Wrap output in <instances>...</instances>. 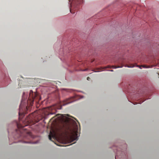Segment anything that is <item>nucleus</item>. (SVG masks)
<instances>
[{"label":"nucleus","mask_w":159,"mask_h":159,"mask_svg":"<svg viewBox=\"0 0 159 159\" xmlns=\"http://www.w3.org/2000/svg\"><path fill=\"white\" fill-rule=\"evenodd\" d=\"M49 139V140L52 141V138H53L54 139H55L56 137V133L55 131L52 132L50 131L49 135H48Z\"/></svg>","instance_id":"nucleus-4"},{"label":"nucleus","mask_w":159,"mask_h":159,"mask_svg":"<svg viewBox=\"0 0 159 159\" xmlns=\"http://www.w3.org/2000/svg\"><path fill=\"white\" fill-rule=\"evenodd\" d=\"M90 79V78L89 77H88L87 78V80H89Z\"/></svg>","instance_id":"nucleus-12"},{"label":"nucleus","mask_w":159,"mask_h":159,"mask_svg":"<svg viewBox=\"0 0 159 159\" xmlns=\"http://www.w3.org/2000/svg\"><path fill=\"white\" fill-rule=\"evenodd\" d=\"M23 102H21V103L20 104V110H21V109L23 107V105L22 104Z\"/></svg>","instance_id":"nucleus-8"},{"label":"nucleus","mask_w":159,"mask_h":159,"mask_svg":"<svg viewBox=\"0 0 159 159\" xmlns=\"http://www.w3.org/2000/svg\"><path fill=\"white\" fill-rule=\"evenodd\" d=\"M37 96V94L36 93H33L32 90H30L29 94V98L30 100H31L33 102Z\"/></svg>","instance_id":"nucleus-2"},{"label":"nucleus","mask_w":159,"mask_h":159,"mask_svg":"<svg viewBox=\"0 0 159 159\" xmlns=\"http://www.w3.org/2000/svg\"><path fill=\"white\" fill-rule=\"evenodd\" d=\"M20 128H22L24 127V126H23L22 125H20Z\"/></svg>","instance_id":"nucleus-13"},{"label":"nucleus","mask_w":159,"mask_h":159,"mask_svg":"<svg viewBox=\"0 0 159 159\" xmlns=\"http://www.w3.org/2000/svg\"><path fill=\"white\" fill-rule=\"evenodd\" d=\"M75 4L74 5L77 6L78 4H80L82 3L83 0H75Z\"/></svg>","instance_id":"nucleus-5"},{"label":"nucleus","mask_w":159,"mask_h":159,"mask_svg":"<svg viewBox=\"0 0 159 159\" xmlns=\"http://www.w3.org/2000/svg\"><path fill=\"white\" fill-rule=\"evenodd\" d=\"M111 71H113V70H110Z\"/></svg>","instance_id":"nucleus-18"},{"label":"nucleus","mask_w":159,"mask_h":159,"mask_svg":"<svg viewBox=\"0 0 159 159\" xmlns=\"http://www.w3.org/2000/svg\"><path fill=\"white\" fill-rule=\"evenodd\" d=\"M73 101H74L73 100V98H71L64 100L63 102V104H62V106H65L66 105L70 103L73 102Z\"/></svg>","instance_id":"nucleus-3"},{"label":"nucleus","mask_w":159,"mask_h":159,"mask_svg":"<svg viewBox=\"0 0 159 159\" xmlns=\"http://www.w3.org/2000/svg\"><path fill=\"white\" fill-rule=\"evenodd\" d=\"M69 2H70V1H71V0H69Z\"/></svg>","instance_id":"nucleus-16"},{"label":"nucleus","mask_w":159,"mask_h":159,"mask_svg":"<svg viewBox=\"0 0 159 159\" xmlns=\"http://www.w3.org/2000/svg\"><path fill=\"white\" fill-rule=\"evenodd\" d=\"M36 113H33L29 116L27 117V119H26L25 121L27 123L26 124L25 126H27L29 125H34L36 123L38 122L39 121V120H36Z\"/></svg>","instance_id":"nucleus-1"},{"label":"nucleus","mask_w":159,"mask_h":159,"mask_svg":"<svg viewBox=\"0 0 159 159\" xmlns=\"http://www.w3.org/2000/svg\"><path fill=\"white\" fill-rule=\"evenodd\" d=\"M77 132H76L75 133V134H76L77 135Z\"/></svg>","instance_id":"nucleus-17"},{"label":"nucleus","mask_w":159,"mask_h":159,"mask_svg":"<svg viewBox=\"0 0 159 159\" xmlns=\"http://www.w3.org/2000/svg\"><path fill=\"white\" fill-rule=\"evenodd\" d=\"M50 114H53V113H50Z\"/></svg>","instance_id":"nucleus-19"},{"label":"nucleus","mask_w":159,"mask_h":159,"mask_svg":"<svg viewBox=\"0 0 159 159\" xmlns=\"http://www.w3.org/2000/svg\"><path fill=\"white\" fill-rule=\"evenodd\" d=\"M61 116V118H62H62H63V117H64V116H63V115H61V114H57V116Z\"/></svg>","instance_id":"nucleus-10"},{"label":"nucleus","mask_w":159,"mask_h":159,"mask_svg":"<svg viewBox=\"0 0 159 159\" xmlns=\"http://www.w3.org/2000/svg\"><path fill=\"white\" fill-rule=\"evenodd\" d=\"M17 127H19V125L18 124L17 125Z\"/></svg>","instance_id":"nucleus-15"},{"label":"nucleus","mask_w":159,"mask_h":159,"mask_svg":"<svg viewBox=\"0 0 159 159\" xmlns=\"http://www.w3.org/2000/svg\"><path fill=\"white\" fill-rule=\"evenodd\" d=\"M70 12L71 13H74V12L73 13V12H72V11H71V9H70Z\"/></svg>","instance_id":"nucleus-14"},{"label":"nucleus","mask_w":159,"mask_h":159,"mask_svg":"<svg viewBox=\"0 0 159 159\" xmlns=\"http://www.w3.org/2000/svg\"><path fill=\"white\" fill-rule=\"evenodd\" d=\"M125 67H129V68H130V67H134V66L133 65H131V66H129L127 65H125Z\"/></svg>","instance_id":"nucleus-9"},{"label":"nucleus","mask_w":159,"mask_h":159,"mask_svg":"<svg viewBox=\"0 0 159 159\" xmlns=\"http://www.w3.org/2000/svg\"><path fill=\"white\" fill-rule=\"evenodd\" d=\"M70 6H71V7H72V5H71V4H70Z\"/></svg>","instance_id":"nucleus-20"},{"label":"nucleus","mask_w":159,"mask_h":159,"mask_svg":"<svg viewBox=\"0 0 159 159\" xmlns=\"http://www.w3.org/2000/svg\"><path fill=\"white\" fill-rule=\"evenodd\" d=\"M121 66H112V67L111 68H114V69H116L117 68H122L123 66V65L122 64H121Z\"/></svg>","instance_id":"nucleus-7"},{"label":"nucleus","mask_w":159,"mask_h":159,"mask_svg":"<svg viewBox=\"0 0 159 159\" xmlns=\"http://www.w3.org/2000/svg\"><path fill=\"white\" fill-rule=\"evenodd\" d=\"M110 67V66H107L105 67V68H109Z\"/></svg>","instance_id":"nucleus-11"},{"label":"nucleus","mask_w":159,"mask_h":159,"mask_svg":"<svg viewBox=\"0 0 159 159\" xmlns=\"http://www.w3.org/2000/svg\"><path fill=\"white\" fill-rule=\"evenodd\" d=\"M137 66L139 67V68L140 69H141V67H143V68H150V66H147L146 65H141V66H139L138 65V66Z\"/></svg>","instance_id":"nucleus-6"}]
</instances>
